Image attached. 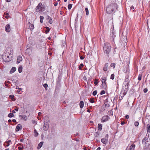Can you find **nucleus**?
Masks as SVG:
<instances>
[{
	"mask_svg": "<svg viewBox=\"0 0 150 150\" xmlns=\"http://www.w3.org/2000/svg\"><path fill=\"white\" fill-rule=\"evenodd\" d=\"M5 30L7 32H9L10 31V26L9 24L6 25L5 27Z\"/></svg>",
	"mask_w": 150,
	"mask_h": 150,
	"instance_id": "nucleus-11",
	"label": "nucleus"
},
{
	"mask_svg": "<svg viewBox=\"0 0 150 150\" xmlns=\"http://www.w3.org/2000/svg\"><path fill=\"white\" fill-rule=\"evenodd\" d=\"M79 57H80V59L82 60L84 58V57H83L82 56H80Z\"/></svg>",
	"mask_w": 150,
	"mask_h": 150,
	"instance_id": "nucleus-50",
	"label": "nucleus"
},
{
	"mask_svg": "<svg viewBox=\"0 0 150 150\" xmlns=\"http://www.w3.org/2000/svg\"><path fill=\"white\" fill-rule=\"evenodd\" d=\"M139 122L137 121H136L134 122V125L136 127L138 126Z\"/></svg>",
	"mask_w": 150,
	"mask_h": 150,
	"instance_id": "nucleus-43",
	"label": "nucleus"
},
{
	"mask_svg": "<svg viewBox=\"0 0 150 150\" xmlns=\"http://www.w3.org/2000/svg\"><path fill=\"white\" fill-rule=\"evenodd\" d=\"M45 28L46 29V30L45 31V33L46 34L48 33L50 31V29L48 27H46Z\"/></svg>",
	"mask_w": 150,
	"mask_h": 150,
	"instance_id": "nucleus-26",
	"label": "nucleus"
},
{
	"mask_svg": "<svg viewBox=\"0 0 150 150\" xmlns=\"http://www.w3.org/2000/svg\"><path fill=\"white\" fill-rule=\"evenodd\" d=\"M58 80H59V81H60L61 79L60 77V76L59 75V76H58Z\"/></svg>",
	"mask_w": 150,
	"mask_h": 150,
	"instance_id": "nucleus-54",
	"label": "nucleus"
},
{
	"mask_svg": "<svg viewBox=\"0 0 150 150\" xmlns=\"http://www.w3.org/2000/svg\"><path fill=\"white\" fill-rule=\"evenodd\" d=\"M108 65V63H106L105 64L103 68L104 71H106L107 70Z\"/></svg>",
	"mask_w": 150,
	"mask_h": 150,
	"instance_id": "nucleus-16",
	"label": "nucleus"
},
{
	"mask_svg": "<svg viewBox=\"0 0 150 150\" xmlns=\"http://www.w3.org/2000/svg\"><path fill=\"white\" fill-rule=\"evenodd\" d=\"M115 75L114 74H112L110 76V79L112 80H113L114 79Z\"/></svg>",
	"mask_w": 150,
	"mask_h": 150,
	"instance_id": "nucleus-42",
	"label": "nucleus"
},
{
	"mask_svg": "<svg viewBox=\"0 0 150 150\" xmlns=\"http://www.w3.org/2000/svg\"><path fill=\"white\" fill-rule=\"evenodd\" d=\"M15 110L16 111H18V108H16L15 109Z\"/></svg>",
	"mask_w": 150,
	"mask_h": 150,
	"instance_id": "nucleus-61",
	"label": "nucleus"
},
{
	"mask_svg": "<svg viewBox=\"0 0 150 150\" xmlns=\"http://www.w3.org/2000/svg\"><path fill=\"white\" fill-rule=\"evenodd\" d=\"M149 137V135H148V137H146L142 140V143L144 145L143 148L144 149H147L150 144V142L148 140V138Z\"/></svg>",
	"mask_w": 150,
	"mask_h": 150,
	"instance_id": "nucleus-5",
	"label": "nucleus"
},
{
	"mask_svg": "<svg viewBox=\"0 0 150 150\" xmlns=\"http://www.w3.org/2000/svg\"><path fill=\"white\" fill-rule=\"evenodd\" d=\"M84 65L83 64L81 63L80 64V65L79 66V69L80 70H82V68H81V67H83V66Z\"/></svg>",
	"mask_w": 150,
	"mask_h": 150,
	"instance_id": "nucleus-36",
	"label": "nucleus"
},
{
	"mask_svg": "<svg viewBox=\"0 0 150 150\" xmlns=\"http://www.w3.org/2000/svg\"><path fill=\"white\" fill-rule=\"evenodd\" d=\"M125 117L127 119H128L129 118V116L128 115H126L125 116Z\"/></svg>",
	"mask_w": 150,
	"mask_h": 150,
	"instance_id": "nucleus-52",
	"label": "nucleus"
},
{
	"mask_svg": "<svg viewBox=\"0 0 150 150\" xmlns=\"http://www.w3.org/2000/svg\"><path fill=\"white\" fill-rule=\"evenodd\" d=\"M22 60V58L21 56H18L17 60V63H19Z\"/></svg>",
	"mask_w": 150,
	"mask_h": 150,
	"instance_id": "nucleus-14",
	"label": "nucleus"
},
{
	"mask_svg": "<svg viewBox=\"0 0 150 150\" xmlns=\"http://www.w3.org/2000/svg\"><path fill=\"white\" fill-rule=\"evenodd\" d=\"M123 97L122 96H119V99L120 100H121L123 99Z\"/></svg>",
	"mask_w": 150,
	"mask_h": 150,
	"instance_id": "nucleus-56",
	"label": "nucleus"
},
{
	"mask_svg": "<svg viewBox=\"0 0 150 150\" xmlns=\"http://www.w3.org/2000/svg\"><path fill=\"white\" fill-rule=\"evenodd\" d=\"M85 10L86 12V15L87 16L88 15V14H89V12H88V8H86Z\"/></svg>",
	"mask_w": 150,
	"mask_h": 150,
	"instance_id": "nucleus-38",
	"label": "nucleus"
},
{
	"mask_svg": "<svg viewBox=\"0 0 150 150\" xmlns=\"http://www.w3.org/2000/svg\"><path fill=\"white\" fill-rule=\"evenodd\" d=\"M115 66V63H112L110 64V67H113L114 69Z\"/></svg>",
	"mask_w": 150,
	"mask_h": 150,
	"instance_id": "nucleus-34",
	"label": "nucleus"
},
{
	"mask_svg": "<svg viewBox=\"0 0 150 150\" xmlns=\"http://www.w3.org/2000/svg\"><path fill=\"white\" fill-rule=\"evenodd\" d=\"M125 124V122H121V125H123Z\"/></svg>",
	"mask_w": 150,
	"mask_h": 150,
	"instance_id": "nucleus-58",
	"label": "nucleus"
},
{
	"mask_svg": "<svg viewBox=\"0 0 150 150\" xmlns=\"http://www.w3.org/2000/svg\"><path fill=\"white\" fill-rule=\"evenodd\" d=\"M49 128V125L48 123L46 122L44 123L43 127V128L44 130L47 131Z\"/></svg>",
	"mask_w": 150,
	"mask_h": 150,
	"instance_id": "nucleus-9",
	"label": "nucleus"
},
{
	"mask_svg": "<svg viewBox=\"0 0 150 150\" xmlns=\"http://www.w3.org/2000/svg\"><path fill=\"white\" fill-rule=\"evenodd\" d=\"M22 127L21 125L20 124H18L16 127L15 129L16 131V132H18L19 130H20L22 129Z\"/></svg>",
	"mask_w": 150,
	"mask_h": 150,
	"instance_id": "nucleus-10",
	"label": "nucleus"
},
{
	"mask_svg": "<svg viewBox=\"0 0 150 150\" xmlns=\"http://www.w3.org/2000/svg\"><path fill=\"white\" fill-rule=\"evenodd\" d=\"M125 95L123 93V92H121V93H120V96H122L123 97H124V96H125Z\"/></svg>",
	"mask_w": 150,
	"mask_h": 150,
	"instance_id": "nucleus-45",
	"label": "nucleus"
},
{
	"mask_svg": "<svg viewBox=\"0 0 150 150\" xmlns=\"http://www.w3.org/2000/svg\"><path fill=\"white\" fill-rule=\"evenodd\" d=\"M111 46L109 43L106 42L104 44L103 47V52L108 57H109V54L111 50Z\"/></svg>",
	"mask_w": 150,
	"mask_h": 150,
	"instance_id": "nucleus-2",
	"label": "nucleus"
},
{
	"mask_svg": "<svg viewBox=\"0 0 150 150\" xmlns=\"http://www.w3.org/2000/svg\"><path fill=\"white\" fill-rule=\"evenodd\" d=\"M19 144L20 146H21H21H19L18 147V149L19 150H22L23 149V146L22 145V144Z\"/></svg>",
	"mask_w": 150,
	"mask_h": 150,
	"instance_id": "nucleus-28",
	"label": "nucleus"
},
{
	"mask_svg": "<svg viewBox=\"0 0 150 150\" xmlns=\"http://www.w3.org/2000/svg\"><path fill=\"white\" fill-rule=\"evenodd\" d=\"M9 17V16H5V17L6 18L8 19Z\"/></svg>",
	"mask_w": 150,
	"mask_h": 150,
	"instance_id": "nucleus-63",
	"label": "nucleus"
},
{
	"mask_svg": "<svg viewBox=\"0 0 150 150\" xmlns=\"http://www.w3.org/2000/svg\"><path fill=\"white\" fill-rule=\"evenodd\" d=\"M34 136L35 137H36L38 136V133L37 132L36 130L35 129L34 131Z\"/></svg>",
	"mask_w": 150,
	"mask_h": 150,
	"instance_id": "nucleus-31",
	"label": "nucleus"
},
{
	"mask_svg": "<svg viewBox=\"0 0 150 150\" xmlns=\"http://www.w3.org/2000/svg\"><path fill=\"white\" fill-rule=\"evenodd\" d=\"M129 83V79H128V77L126 78L125 80V81L124 82V83Z\"/></svg>",
	"mask_w": 150,
	"mask_h": 150,
	"instance_id": "nucleus-35",
	"label": "nucleus"
},
{
	"mask_svg": "<svg viewBox=\"0 0 150 150\" xmlns=\"http://www.w3.org/2000/svg\"><path fill=\"white\" fill-rule=\"evenodd\" d=\"M43 86L45 88L46 90L47 89L48 85L47 83H45L43 84Z\"/></svg>",
	"mask_w": 150,
	"mask_h": 150,
	"instance_id": "nucleus-40",
	"label": "nucleus"
},
{
	"mask_svg": "<svg viewBox=\"0 0 150 150\" xmlns=\"http://www.w3.org/2000/svg\"><path fill=\"white\" fill-rule=\"evenodd\" d=\"M8 116L9 117H13L14 115L13 113H10L8 114Z\"/></svg>",
	"mask_w": 150,
	"mask_h": 150,
	"instance_id": "nucleus-37",
	"label": "nucleus"
},
{
	"mask_svg": "<svg viewBox=\"0 0 150 150\" xmlns=\"http://www.w3.org/2000/svg\"><path fill=\"white\" fill-rule=\"evenodd\" d=\"M11 48L10 47L8 48H7L6 50H7L8 51V50H9L10 51H11Z\"/></svg>",
	"mask_w": 150,
	"mask_h": 150,
	"instance_id": "nucleus-59",
	"label": "nucleus"
},
{
	"mask_svg": "<svg viewBox=\"0 0 150 150\" xmlns=\"http://www.w3.org/2000/svg\"><path fill=\"white\" fill-rule=\"evenodd\" d=\"M105 91L104 90H102L100 92V94L101 95H102L103 94H105Z\"/></svg>",
	"mask_w": 150,
	"mask_h": 150,
	"instance_id": "nucleus-48",
	"label": "nucleus"
},
{
	"mask_svg": "<svg viewBox=\"0 0 150 150\" xmlns=\"http://www.w3.org/2000/svg\"><path fill=\"white\" fill-rule=\"evenodd\" d=\"M22 67L21 66H20L18 68V72L19 73H21L22 71Z\"/></svg>",
	"mask_w": 150,
	"mask_h": 150,
	"instance_id": "nucleus-29",
	"label": "nucleus"
},
{
	"mask_svg": "<svg viewBox=\"0 0 150 150\" xmlns=\"http://www.w3.org/2000/svg\"><path fill=\"white\" fill-rule=\"evenodd\" d=\"M115 32L114 30H112L111 33L110 35L113 38V40H114V38L115 37Z\"/></svg>",
	"mask_w": 150,
	"mask_h": 150,
	"instance_id": "nucleus-17",
	"label": "nucleus"
},
{
	"mask_svg": "<svg viewBox=\"0 0 150 150\" xmlns=\"http://www.w3.org/2000/svg\"><path fill=\"white\" fill-rule=\"evenodd\" d=\"M2 58L4 61L8 62L11 60L12 57L10 53L5 51L2 55Z\"/></svg>",
	"mask_w": 150,
	"mask_h": 150,
	"instance_id": "nucleus-3",
	"label": "nucleus"
},
{
	"mask_svg": "<svg viewBox=\"0 0 150 150\" xmlns=\"http://www.w3.org/2000/svg\"><path fill=\"white\" fill-rule=\"evenodd\" d=\"M46 19L47 21H48V22L50 24L52 23V21L51 18L49 16H46Z\"/></svg>",
	"mask_w": 150,
	"mask_h": 150,
	"instance_id": "nucleus-12",
	"label": "nucleus"
},
{
	"mask_svg": "<svg viewBox=\"0 0 150 150\" xmlns=\"http://www.w3.org/2000/svg\"><path fill=\"white\" fill-rule=\"evenodd\" d=\"M72 4H69L68 5V9L69 10H70L71 9V8L72 7Z\"/></svg>",
	"mask_w": 150,
	"mask_h": 150,
	"instance_id": "nucleus-46",
	"label": "nucleus"
},
{
	"mask_svg": "<svg viewBox=\"0 0 150 150\" xmlns=\"http://www.w3.org/2000/svg\"><path fill=\"white\" fill-rule=\"evenodd\" d=\"M110 119V117L108 115L103 116L101 119L102 122H104L108 121Z\"/></svg>",
	"mask_w": 150,
	"mask_h": 150,
	"instance_id": "nucleus-8",
	"label": "nucleus"
},
{
	"mask_svg": "<svg viewBox=\"0 0 150 150\" xmlns=\"http://www.w3.org/2000/svg\"><path fill=\"white\" fill-rule=\"evenodd\" d=\"M30 51H30V50L29 48H28L26 50L25 53L28 54H30Z\"/></svg>",
	"mask_w": 150,
	"mask_h": 150,
	"instance_id": "nucleus-30",
	"label": "nucleus"
},
{
	"mask_svg": "<svg viewBox=\"0 0 150 150\" xmlns=\"http://www.w3.org/2000/svg\"><path fill=\"white\" fill-rule=\"evenodd\" d=\"M43 143V142H40L38 144V146L37 147L38 149H39L42 146Z\"/></svg>",
	"mask_w": 150,
	"mask_h": 150,
	"instance_id": "nucleus-20",
	"label": "nucleus"
},
{
	"mask_svg": "<svg viewBox=\"0 0 150 150\" xmlns=\"http://www.w3.org/2000/svg\"><path fill=\"white\" fill-rule=\"evenodd\" d=\"M108 134H106L104 138H103L101 139V142L104 144H106L108 142Z\"/></svg>",
	"mask_w": 150,
	"mask_h": 150,
	"instance_id": "nucleus-7",
	"label": "nucleus"
},
{
	"mask_svg": "<svg viewBox=\"0 0 150 150\" xmlns=\"http://www.w3.org/2000/svg\"><path fill=\"white\" fill-rule=\"evenodd\" d=\"M40 21L41 23H43V21L44 19V17L42 16H40Z\"/></svg>",
	"mask_w": 150,
	"mask_h": 150,
	"instance_id": "nucleus-32",
	"label": "nucleus"
},
{
	"mask_svg": "<svg viewBox=\"0 0 150 150\" xmlns=\"http://www.w3.org/2000/svg\"><path fill=\"white\" fill-rule=\"evenodd\" d=\"M42 115V113L41 112H39L38 113V115L39 116H40Z\"/></svg>",
	"mask_w": 150,
	"mask_h": 150,
	"instance_id": "nucleus-60",
	"label": "nucleus"
},
{
	"mask_svg": "<svg viewBox=\"0 0 150 150\" xmlns=\"http://www.w3.org/2000/svg\"><path fill=\"white\" fill-rule=\"evenodd\" d=\"M117 97L116 96V97H115L114 98V99L113 100V102H115V101H114L115 100H117Z\"/></svg>",
	"mask_w": 150,
	"mask_h": 150,
	"instance_id": "nucleus-53",
	"label": "nucleus"
},
{
	"mask_svg": "<svg viewBox=\"0 0 150 150\" xmlns=\"http://www.w3.org/2000/svg\"><path fill=\"white\" fill-rule=\"evenodd\" d=\"M78 13H77V16H76V18H75V21H77L78 19Z\"/></svg>",
	"mask_w": 150,
	"mask_h": 150,
	"instance_id": "nucleus-51",
	"label": "nucleus"
},
{
	"mask_svg": "<svg viewBox=\"0 0 150 150\" xmlns=\"http://www.w3.org/2000/svg\"><path fill=\"white\" fill-rule=\"evenodd\" d=\"M80 107L81 108H82L84 106V103L83 101H81L79 103Z\"/></svg>",
	"mask_w": 150,
	"mask_h": 150,
	"instance_id": "nucleus-24",
	"label": "nucleus"
},
{
	"mask_svg": "<svg viewBox=\"0 0 150 150\" xmlns=\"http://www.w3.org/2000/svg\"><path fill=\"white\" fill-rule=\"evenodd\" d=\"M146 130L148 133L150 132V125L148 124L146 126Z\"/></svg>",
	"mask_w": 150,
	"mask_h": 150,
	"instance_id": "nucleus-23",
	"label": "nucleus"
},
{
	"mask_svg": "<svg viewBox=\"0 0 150 150\" xmlns=\"http://www.w3.org/2000/svg\"><path fill=\"white\" fill-rule=\"evenodd\" d=\"M124 84H125V86L126 87H127V88L128 89V88L129 87V83H124Z\"/></svg>",
	"mask_w": 150,
	"mask_h": 150,
	"instance_id": "nucleus-41",
	"label": "nucleus"
},
{
	"mask_svg": "<svg viewBox=\"0 0 150 150\" xmlns=\"http://www.w3.org/2000/svg\"><path fill=\"white\" fill-rule=\"evenodd\" d=\"M19 117H21L22 119H24L25 120H26L27 119V117L25 115H20L19 116Z\"/></svg>",
	"mask_w": 150,
	"mask_h": 150,
	"instance_id": "nucleus-25",
	"label": "nucleus"
},
{
	"mask_svg": "<svg viewBox=\"0 0 150 150\" xmlns=\"http://www.w3.org/2000/svg\"><path fill=\"white\" fill-rule=\"evenodd\" d=\"M16 69L15 67H12L10 71V74L13 73L16 71Z\"/></svg>",
	"mask_w": 150,
	"mask_h": 150,
	"instance_id": "nucleus-18",
	"label": "nucleus"
},
{
	"mask_svg": "<svg viewBox=\"0 0 150 150\" xmlns=\"http://www.w3.org/2000/svg\"><path fill=\"white\" fill-rule=\"evenodd\" d=\"M118 8V7L116 3H114L110 4L106 8V13L110 14Z\"/></svg>",
	"mask_w": 150,
	"mask_h": 150,
	"instance_id": "nucleus-1",
	"label": "nucleus"
},
{
	"mask_svg": "<svg viewBox=\"0 0 150 150\" xmlns=\"http://www.w3.org/2000/svg\"><path fill=\"white\" fill-rule=\"evenodd\" d=\"M102 84H101L102 88L103 89L105 88L107 86L106 83V81L107 80V78L105 77H103L101 78Z\"/></svg>",
	"mask_w": 150,
	"mask_h": 150,
	"instance_id": "nucleus-6",
	"label": "nucleus"
},
{
	"mask_svg": "<svg viewBox=\"0 0 150 150\" xmlns=\"http://www.w3.org/2000/svg\"><path fill=\"white\" fill-rule=\"evenodd\" d=\"M98 79H96L94 82V84L96 85H98Z\"/></svg>",
	"mask_w": 150,
	"mask_h": 150,
	"instance_id": "nucleus-47",
	"label": "nucleus"
},
{
	"mask_svg": "<svg viewBox=\"0 0 150 150\" xmlns=\"http://www.w3.org/2000/svg\"><path fill=\"white\" fill-rule=\"evenodd\" d=\"M130 8L131 9H134V7L133 6H132L130 7Z\"/></svg>",
	"mask_w": 150,
	"mask_h": 150,
	"instance_id": "nucleus-57",
	"label": "nucleus"
},
{
	"mask_svg": "<svg viewBox=\"0 0 150 150\" xmlns=\"http://www.w3.org/2000/svg\"><path fill=\"white\" fill-rule=\"evenodd\" d=\"M12 144L11 141V140L7 139L6 143L7 144V145H6V147H8L10 145V143Z\"/></svg>",
	"mask_w": 150,
	"mask_h": 150,
	"instance_id": "nucleus-21",
	"label": "nucleus"
},
{
	"mask_svg": "<svg viewBox=\"0 0 150 150\" xmlns=\"http://www.w3.org/2000/svg\"><path fill=\"white\" fill-rule=\"evenodd\" d=\"M135 146V144H133L130 146L129 150H134Z\"/></svg>",
	"mask_w": 150,
	"mask_h": 150,
	"instance_id": "nucleus-22",
	"label": "nucleus"
},
{
	"mask_svg": "<svg viewBox=\"0 0 150 150\" xmlns=\"http://www.w3.org/2000/svg\"><path fill=\"white\" fill-rule=\"evenodd\" d=\"M58 4V3L57 2H55L54 3V6H56Z\"/></svg>",
	"mask_w": 150,
	"mask_h": 150,
	"instance_id": "nucleus-55",
	"label": "nucleus"
},
{
	"mask_svg": "<svg viewBox=\"0 0 150 150\" xmlns=\"http://www.w3.org/2000/svg\"><path fill=\"white\" fill-rule=\"evenodd\" d=\"M89 101L91 103H94V98H91L89 100Z\"/></svg>",
	"mask_w": 150,
	"mask_h": 150,
	"instance_id": "nucleus-39",
	"label": "nucleus"
},
{
	"mask_svg": "<svg viewBox=\"0 0 150 150\" xmlns=\"http://www.w3.org/2000/svg\"><path fill=\"white\" fill-rule=\"evenodd\" d=\"M102 125L101 124H98V130L101 131L102 128Z\"/></svg>",
	"mask_w": 150,
	"mask_h": 150,
	"instance_id": "nucleus-19",
	"label": "nucleus"
},
{
	"mask_svg": "<svg viewBox=\"0 0 150 150\" xmlns=\"http://www.w3.org/2000/svg\"><path fill=\"white\" fill-rule=\"evenodd\" d=\"M36 11L39 13L42 12L46 10V7L45 5L41 3H39L36 8Z\"/></svg>",
	"mask_w": 150,
	"mask_h": 150,
	"instance_id": "nucleus-4",
	"label": "nucleus"
},
{
	"mask_svg": "<svg viewBox=\"0 0 150 150\" xmlns=\"http://www.w3.org/2000/svg\"><path fill=\"white\" fill-rule=\"evenodd\" d=\"M101 148L100 147H98L97 148L96 150H100Z\"/></svg>",
	"mask_w": 150,
	"mask_h": 150,
	"instance_id": "nucleus-64",
	"label": "nucleus"
},
{
	"mask_svg": "<svg viewBox=\"0 0 150 150\" xmlns=\"http://www.w3.org/2000/svg\"><path fill=\"white\" fill-rule=\"evenodd\" d=\"M142 74H139V75L138 79L139 81H140L142 79Z\"/></svg>",
	"mask_w": 150,
	"mask_h": 150,
	"instance_id": "nucleus-33",
	"label": "nucleus"
},
{
	"mask_svg": "<svg viewBox=\"0 0 150 150\" xmlns=\"http://www.w3.org/2000/svg\"><path fill=\"white\" fill-rule=\"evenodd\" d=\"M9 97H10L11 99V100L13 101H14L16 100V99L14 97V96L13 95H10Z\"/></svg>",
	"mask_w": 150,
	"mask_h": 150,
	"instance_id": "nucleus-27",
	"label": "nucleus"
},
{
	"mask_svg": "<svg viewBox=\"0 0 150 150\" xmlns=\"http://www.w3.org/2000/svg\"><path fill=\"white\" fill-rule=\"evenodd\" d=\"M148 91V89L147 88H145L143 90V91L144 93H146Z\"/></svg>",
	"mask_w": 150,
	"mask_h": 150,
	"instance_id": "nucleus-49",
	"label": "nucleus"
},
{
	"mask_svg": "<svg viewBox=\"0 0 150 150\" xmlns=\"http://www.w3.org/2000/svg\"><path fill=\"white\" fill-rule=\"evenodd\" d=\"M128 91V89L127 88V87H125V89L122 88V89L121 92H123L125 95H126Z\"/></svg>",
	"mask_w": 150,
	"mask_h": 150,
	"instance_id": "nucleus-13",
	"label": "nucleus"
},
{
	"mask_svg": "<svg viewBox=\"0 0 150 150\" xmlns=\"http://www.w3.org/2000/svg\"><path fill=\"white\" fill-rule=\"evenodd\" d=\"M97 93V91L95 90L93 92L92 94L93 96H95L96 95Z\"/></svg>",
	"mask_w": 150,
	"mask_h": 150,
	"instance_id": "nucleus-44",
	"label": "nucleus"
},
{
	"mask_svg": "<svg viewBox=\"0 0 150 150\" xmlns=\"http://www.w3.org/2000/svg\"><path fill=\"white\" fill-rule=\"evenodd\" d=\"M29 26L30 28V29L31 30H32L34 29V26L33 24H32L30 23V22L28 23Z\"/></svg>",
	"mask_w": 150,
	"mask_h": 150,
	"instance_id": "nucleus-15",
	"label": "nucleus"
},
{
	"mask_svg": "<svg viewBox=\"0 0 150 150\" xmlns=\"http://www.w3.org/2000/svg\"><path fill=\"white\" fill-rule=\"evenodd\" d=\"M33 124H34L35 123H36V124H37L35 120H33Z\"/></svg>",
	"mask_w": 150,
	"mask_h": 150,
	"instance_id": "nucleus-62",
	"label": "nucleus"
}]
</instances>
